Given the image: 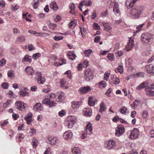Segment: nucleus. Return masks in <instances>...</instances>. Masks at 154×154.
<instances>
[{"mask_svg":"<svg viewBox=\"0 0 154 154\" xmlns=\"http://www.w3.org/2000/svg\"><path fill=\"white\" fill-rule=\"evenodd\" d=\"M115 135L119 137L123 134L125 131V129L122 125H118L116 129Z\"/></svg>","mask_w":154,"mask_h":154,"instance_id":"0eeeda50","label":"nucleus"},{"mask_svg":"<svg viewBox=\"0 0 154 154\" xmlns=\"http://www.w3.org/2000/svg\"><path fill=\"white\" fill-rule=\"evenodd\" d=\"M44 154H51V149L50 148H48L45 150Z\"/></svg>","mask_w":154,"mask_h":154,"instance_id":"338daca9","label":"nucleus"},{"mask_svg":"<svg viewBox=\"0 0 154 154\" xmlns=\"http://www.w3.org/2000/svg\"><path fill=\"white\" fill-rule=\"evenodd\" d=\"M42 103L46 104L49 105L50 107H52L55 106L56 104V103L54 101H51L48 98H45L43 100Z\"/></svg>","mask_w":154,"mask_h":154,"instance_id":"6e6552de","label":"nucleus"},{"mask_svg":"<svg viewBox=\"0 0 154 154\" xmlns=\"http://www.w3.org/2000/svg\"><path fill=\"white\" fill-rule=\"evenodd\" d=\"M41 54L39 53H37L35 54H34L32 55V57L35 60L38 58L40 56Z\"/></svg>","mask_w":154,"mask_h":154,"instance_id":"c03bdc74","label":"nucleus"},{"mask_svg":"<svg viewBox=\"0 0 154 154\" xmlns=\"http://www.w3.org/2000/svg\"><path fill=\"white\" fill-rule=\"evenodd\" d=\"M25 71L28 75H32L34 73V72L32 67L27 66L25 69Z\"/></svg>","mask_w":154,"mask_h":154,"instance_id":"ddd939ff","label":"nucleus"},{"mask_svg":"<svg viewBox=\"0 0 154 154\" xmlns=\"http://www.w3.org/2000/svg\"><path fill=\"white\" fill-rule=\"evenodd\" d=\"M93 27H94V29L97 30L99 29H100V26H99L98 24L96 23H94Z\"/></svg>","mask_w":154,"mask_h":154,"instance_id":"5fc2aeb1","label":"nucleus"},{"mask_svg":"<svg viewBox=\"0 0 154 154\" xmlns=\"http://www.w3.org/2000/svg\"><path fill=\"white\" fill-rule=\"evenodd\" d=\"M106 83L104 81H102L100 82L99 87L102 88H104L106 86Z\"/></svg>","mask_w":154,"mask_h":154,"instance_id":"58836bf2","label":"nucleus"},{"mask_svg":"<svg viewBox=\"0 0 154 154\" xmlns=\"http://www.w3.org/2000/svg\"><path fill=\"white\" fill-rule=\"evenodd\" d=\"M73 134L70 131H66L63 134V137L65 139H69L71 138Z\"/></svg>","mask_w":154,"mask_h":154,"instance_id":"f8f14e48","label":"nucleus"},{"mask_svg":"<svg viewBox=\"0 0 154 154\" xmlns=\"http://www.w3.org/2000/svg\"><path fill=\"white\" fill-rule=\"evenodd\" d=\"M149 134L151 137H154V130L152 129L149 132Z\"/></svg>","mask_w":154,"mask_h":154,"instance_id":"774afa93","label":"nucleus"},{"mask_svg":"<svg viewBox=\"0 0 154 154\" xmlns=\"http://www.w3.org/2000/svg\"><path fill=\"white\" fill-rule=\"evenodd\" d=\"M34 109L37 111H41L42 109V105L41 103H37L34 106Z\"/></svg>","mask_w":154,"mask_h":154,"instance_id":"bb28decb","label":"nucleus"},{"mask_svg":"<svg viewBox=\"0 0 154 154\" xmlns=\"http://www.w3.org/2000/svg\"><path fill=\"white\" fill-rule=\"evenodd\" d=\"M32 114L31 113H29L25 117V119L26 120L27 123L29 125L32 121Z\"/></svg>","mask_w":154,"mask_h":154,"instance_id":"f3484780","label":"nucleus"},{"mask_svg":"<svg viewBox=\"0 0 154 154\" xmlns=\"http://www.w3.org/2000/svg\"><path fill=\"white\" fill-rule=\"evenodd\" d=\"M141 38L143 43L147 44L151 39L152 36L151 34L148 33H143L141 35Z\"/></svg>","mask_w":154,"mask_h":154,"instance_id":"20e7f679","label":"nucleus"},{"mask_svg":"<svg viewBox=\"0 0 154 154\" xmlns=\"http://www.w3.org/2000/svg\"><path fill=\"white\" fill-rule=\"evenodd\" d=\"M20 95L21 97H23L25 96H28L29 95L28 93L25 90H22L20 91Z\"/></svg>","mask_w":154,"mask_h":154,"instance_id":"c9c22d12","label":"nucleus"},{"mask_svg":"<svg viewBox=\"0 0 154 154\" xmlns=\"http://www.w3.org/2000/svg\"><path fill=\"white\" fill-rule=\"evenodd\" d=\"M93 77V74L91 69H88L85 71L84 74V78L87 81L92 79Z\"/></svg>","mask_w":154,"mask_h":154,"instance_id":"39448f33","label":"nucleus"},{"mask_svg":"<svg viewBox=\"0 0 154 154\" xmlns=\"http://www.w3.org/2000/svg\"><path fill=\"white\" fill-rule=\"evenodd\" d=\"M49 26L50 28L53 30H54L56 26V25L55 23H50Z\"/></svg>","mask_w":154,"mask_h":154,"instance_id":"8fccbe9b","label":"nucleus"},{"mask_svg":"<svg viewBox=\"0 0 154 154\" xmlns=\"http://www.w3.org/2000/svg\"><path fill=\"white\" fill-rule=\"evenodd\" d=\"M123 52L122 50H119L116 53V55L119 57L122 56Z\"/></svg>","mask_w":154,"mask_h":154,"instance_id":"de8ad7c7","label":"nucleus"},{"mask_svg":"<svg viewBox=\"0 0 154 154\" xmlns=\"http://www.w3.org/2000/svg\"><path fill=\"white\" fill-rule=\"evenodd\" d=\"M38 2V0H34L32 1V4L34 8H37L39 5Z\"/></svg>","mask_w":154,"mask_h":154,"instance_id":"c85d7f7f","label":"nucleus"},{"mask_svg":"<svg viewBox=\"0 0 154 154\" xmlns=\"http://www.w3.org/2000/svg\"><path fill=\"white\" fill-rule=\"evenodd\" d=\"M36 77L35 80L39 84H43L45 81V78L42 76V74L41 72H38L36 73Z\"/></svg>","mask_w":154,"mask_h":154,"instance_id":"7ed1b4c3","label":"nucleus"},{"mask_svg":"<svg viewBox=\"0 0 154 154\" xmlns=\"http://www.w3.org/2000/svg\"><path fill=\"white\" fill-rule=\"evenodd\" d=\"M68 122L75 123V122L76 119L74 117L72 116H69L68 118Z\"/></svg>","mask_w":154,"mask_h":154,"instance_id":"473e14b6","label":"nucleus"},{"mask_svg":"<svg viewBox=\"0 0 154 154\" xmlns=\"http://www.w3.org/2000/svg\"><path fill=\"white\" fill-rule=\"evenodd\" d=\"M91 90V88L88 86H87L80 88L79 91L80 92V94H83L88 92L89 91Z\"/></svg>","mask_w":154,"mask_h":154,"instance_id":"4468645a","label":"nucleus"},{"mask_svg":"<svg viewBox=\"0 0 154 154\" xmlns=\"http://www.w3.org/2000/svg\"><path fill=\"white\" fill-rule=\"evenodd\" d=\"M27 49L29 51H31L35 49V48L33 47L32 45L29 44L28 47Z\"/></svg>","mask_w":154,"mask_h":154,"instance_id":"680f3d73","label":"nucleus"},{"mask_svg":"<svg viewBox=\"0 0 154 154\" xmlns=\"http://www.w3.org/2000/svg\"><path fill=\"white\" fill-rule=\"evenodd\" d=\"M108 14V11L106 10V11L102 12L100 15V17H105L106 16V14Z\"/></svg>","mask_w":154,"mask_h":154,"instance_id":"864d4df0","label":"nucleus"},{"mask_svg":"<svg viewBox=\"0 0 154 154\" xmlns=\"http://www.w3.org/2000/svg\"><path fill=\"white\" fill-rule=\"evenodd\" d=\"M10 102H11L10 100H7L5 103H4L3 104L4 107L6 108L8 106H9V105L10 104Z\"/></svg>","mask_w":154,"mask_h":154,"instance_id":"bf43d9fd","label":"nucleus"},{"mask_svg":"<svg viewBox=\"0 0 154 154\" xmlns=\"http://www.w3.org/2000/svg\"><path fill=\"white\" fill-rule=\"evenodd\" d=\"M6 62L5 59H2L0 60V65L1 66H4Z\"/></svg>","mask_w":154,"mask_h":154,"instance_id":"4d7b16f0","label":"nucleus"},{"mask_svg":"<svg viewBox=\"0 0 154 154\" xmlns=\"http://www.w3.org/2000/svg\"><path fill=\"white\" fill-rule=\"evenodd\" d=\"M69 25L70 29L73 28L76 26L75 21H71L69 23Z\"/></svg>","mask_w":154,"mask_h":154,"instance_id":"a19ab883","label":"nucleus"},{"mask_svg":"<svg viewBox=\"0 0 154 154\" xmlns=\"http://www.w3.org/2000/svg\"><path fill=\"white\" fill-rule=\"evenodd\" d=\"M17 108L19 110L23 111L25 109L26 106L25 104L20 101H17L15 103Z\"/></svg>","mask_w":154,"mask_h":154,"instance_id":"1a4fd4ad","label":"nucleus"},{"mask_svg":"<svg viewBox=\"0 0 154 154\" xmlns=\"http://www.w3.org/2000/svg\"><path fill=\"white\" fill-rule=\"evenodd\" d=\"M88 104L89 105L91 106H93L94 105V101L91 100L90 97L89 98Z\"/></svg>","mask_w":154,"mask_h":154,"instance_id":"0e129e2a","label":"nucleus"},{"mask_svg":"<svg viewBox=\"0 0 154 154\" xmlns=\"http://www.w3.org/2000/svg\"><path fill=\"white\" fill-rule=\"evenodd\" d=\"M81 104L80 102H73L72 103V107L73 108L77 109L79 107Z\"/></svg>","mask_w":154,"mask_h":154,"instance_id":"393cba45","label":"nucleus"},{"mask_svg":"<svg viewBox=\"0 0 154 154\" xmlns=\"http://www.w3.org/2000/svg\"><path fill=\"white\" fill-rule=\"evenodd\" d=\"M97 17V15L96 11H93V12L92 13V14L91 15V19H92L94 20L95 19V18Z\"/></svg>","mask_w":154,"mask_h":154,"instance_id":"13d9d810","label":"nucleus"},{"mask_svg":"<svg viewBox=\"0 0 154 154\" xmlns=\"http://www.w3.org/2000/svg\"><path fill=\"white\" fill-rule=\"evenodd\" d=\"M140 101L139 100H135L133 103V104L131 105V106L133 108H135L139 105L140 103Z\"/></svg>","mask_w":154,"mask_h":154,"instance_id":"cd10ccee","label":"nucleus"},{"mask_svg":"<svg viewBox=\"0 0 154 154\" xmlns=\"http://www.w3.org/2000/svg\"><path fill=\"white\" fill-rule=\"evenodd\" d=\"M86 129L87 131L88 130L89 131V133H88L89 134H91L92 133V125L91 123H89L86 126Z\"/></svg>","mask_w":154,"mask_h":154,"instance_id":"412c9836","label":"nucleus"},{"mask_svg":"<svg viewBox=\"0 0 154 154\" xmlns=\"http://www.w3.org/2000/svg\"><path fill=\"white\" fill-rule=\"evenodd\" d=\"M152 67L153 65L152 64L147 65L146 66V68L148 73H151L153 72H152Z\"/></svg>","mask_w":154,"mask_h":154,"instance_id":"b1692460","label":"nucleus"},{"mask_svg":"<svg viewBox=\"0 0 154 154\" xmlns=\"http://www.w3.org/2000/svg\"><path fill=\"white\" fill-rule=\"evenodd\" d=\"M102 24L103 26H104V30L107 31H108L109 30H111L112 28L111 26L108 25H106L104 23H103Z\"/></svg>","mask_w":154,"mask_h":154,"instance_id":"e433bc0d","label":"nucleus"},{"mask_svg":"<svg viewBox=\"0 0 154 154\" xmlns=\"http://www.w3.org/2000/svg\"><path fill=\"white\" fill-rule=\"evenodd\" d=\"M106 109V107L103 103H102L100 106V108L99 112H103L105 111Z\"/></svg>","mask_w":154,"mask_h":154,"instance_id":"c756f323","label":"nucleus"},{"mask_svg":"<svg viewBox=\"0 0 154 154\" xmlns=\"http://www.w3.org/2000/svg\"><path fill=\"white\" fill-rule=\"evenodd\" d=\"M143 6H136L131 10V13L134 18H137L143 13Z\"/></svg>","mask_w":154,"mask_h":154,"instance_id":"f257e3e1","label":"nucleus"},{"mask_svg":"<svg viewBox=\"0 0 154 154\" xmlns=\"http://www.w3.org/2000/svg\"><path fill=\"white\" fill-rule=\"evenodd\" d=\"M54 18L56 21H60L61 19V17L59 15H56L54 16Z\"/></svg>","mask_w":154,"mask_h":154,"instance_id":"3c124183","label":"nucleus"},{"mask_svg":"<svg viewBox=\"0 0 154 154\" xmlns=\"http://www.w3.org/2000/svg\"><path fill=\"white\" fill-rule=\"evenodd\" d=\"M146 94L149 96H154V91L152 90H149L147 91L146 92Z\"/></svg>","mask_w":154,"mask_h":154,"instance_id":"49530a36","label":"nucleus"},{"mask_svg":"<svg viewBox=\"0 0 154 154\" xmlns=\"http://www.w3.org/2000/svg\"><path fill=\"white\" fill-rule=\"evenodd\" d=\"M28 32L32 34L35 35L37 36H40L41 35H42V34L41 32H38L35 31L31 30H29Z\"/></svg>","mask_w":154,"mask_h":154,"instance_id":"7c9ffc66","label":"nucleus"},{"mask_svg":"<svg viewBox=\"0 0 154 154\" xmlns=\"http://www.w3.org/2000/svg\"><path fill=\"white\" fill-rule=\"evenodd\" d=\"M63 36H55L54 37V39L56 41H59L60 40L62 39L63 38Z\"/></svg>","mask_w":154,"mask_h":154,"instance_id":"052dcab7","label":"nucleus"},{"mask_svg":"<svg viewBox=\"0 0 154 154\" xmlns=\"http://www.w3.org/2000/svg\"><path fill=\"white\" fill-rule=\"evenodd\" d=\"M65 114V112L63 110H62L59 112L58 115L60 117H62L64 116Z\"/></svg>","mask_w":154,"mask_h":154,"instance_id":"6e6d98bb","label":"nucleus"},{"mask_svg":"<svg viewBox=\"0 0 154 154\" xmlns=\"http://www.w3.org/2000/svg\"><path fill=\"white\" fill-rule=\"evenodd\" d=\"M134 40L131 38L128 40V42L127 45L126 46L125 50L126 51H128L131 50L132 48L134 46Z\"/></svg>","mask_w":154,"mask_h":154,"instance_id":"9d476101","label":"nucleus"},{"mask_svg":"<svg viewBox=\"0 0 154 154\" xmlns=\"http://www.w3.org/2000/svg\"><path fill=\"white\" fill-rule=\"evenodd\" d=\"M115 71L116 73L119 72L121 74H122L123 71V66L119 65L117 68L115 69Z\"/></svg>","mask_w":154,"mask_h":154,"instance_id":"5701e85b","label":"nucleus"},{"mask_svg":"<svg viewBox=\"0 0 154 154\" xmlns=\"http://www.w3.org/2000/svg\"><path fill=\"white\" fill-rule=\"evenodd\" d=\"M92 52V51L91 49H89L84 51V54L86 57H89Z\"/></svg>","mask_w":154,"mask_h":154,"instance_id":"72a5a7b5","label":"nucleus"},{"mask_svg":"<svg viewBox=\"0 0 154 154\" xmlns=\"http://www.w3.org/2000/svg\"><path fill=\"white\" fill-rule=\"evenodd\" d=\"M133 77L135 78H137L140 77H143L144 76L143 73L142 72H140L139 73H137L136 74H133Z\"/></svg>","mask_w":154,"mask_h":154,"instance_id":"2f4dec72","label":"nucleus"},{"mask_svg":"<svg viewBox=\"0 0 154 154\" xmlns=\"http://www.w3.org/2000/svg\"><path fill=\"white\" fill-rule=\"evenodd\" d=\"M105 147L108 149H111L116 146V142L113 140L106 141L104 144Z\"/></svg>","mask_w":154,"mask_h":154,"instance_id":"423d86ee","label":"nucleus"},{"mask_svg":"<svg viewBox=\"0 0 154 154\" xmlns=\"http://www.w3.org/2000/svg\"><path fill=\"white\" fill-rule=\"evenodd\" d=\"M8 76L9 77L12 78L14 77V71L12 70L9 71L8 72Z\"/></svg>","mask_w":154,"mask_h":154,"instance_id":"4c0bfd02","label":"nucleus"},{"mask_svg":"<svg viewBox=\"0 0 154 154\" xmlns=\"http://www.w3.org/2000/svg\"><path fill=\"white\" fill-rule=\"evenodd\" d=\"M92 109L91 108H85L83 109V112L86 116H90L92 114Z\"/></svg>","mask_w":154,"mask_h":154,"instance_id":"2eb2a0df","label":"nucleus"},{"mask_svg":"<svg viewBox=\"0 0 154 154\" xmlns=\"http://www.w3.org/2000/svg\"><path fill=\"white\" fill-rule=\"evenodd\" d=\"M69 58L72 60H73L75 59L76 57V56L74 54L71 53V54H68Z\"/></svg>","mask_w":154,"mask_h":154,"instance_id":"79ce46f5","label":"nucleus"},{"mask_svg":"<svg viewBox=\"0 0 154 154\" xmlns=\"http://www.w3.org/2000/svg\"><path fill=\"white\" fill-rule=\"evenodd\" d=\"M63 95L62 94H60L58 97L57 99L56 100L57 101H61L63 99Z\"/></svg>","mask_w":154,"mask_h":154,"instance_id":"603ef678","label":"nucleus"},{"mask_svg":"<svg viewBox=\"0 0 154 154\" xmlns=\"http://www.w3.org/2000/svg\"><path fill=\"white\" fill-rule=\"evenodd\" d=\"M30 131L29 133H31L32 134H35L36 133L35 130L33 127H31L30 128Z\"/></svg>","mask_w":154,"mask_h":154,"instance_id":"e2e57ef3","label":"nucleus"},{"mask_svg":"<svg viewBox=\"0 0 154 154\" xmlns=\"http://www.w3.org/2000/svg\"><path fill=\"white\" fill-rule=\"evenodd\" d=\"M115 10H116V12H119V3L115 2L114 5L113 11H115Z\"/></svg>","mask_w":154,"mask_h":154,"instance_id":"f704fd0d","label":"nucleus"},{"mask_svg":"<svg viewBox=\"0 0 154 154\" xmlns=\"http://www.w3.org/2000/svg\"><path fill=\"white\" fill-rule=\"evenodd\" d=\"M73 154H81V151L80 149L77 147H74L72 149Z\"/></svg>","mask_w":154,"mask_h":154,"instance_id":"6ab92c4d","label":"nucleus"},{"mask_svg":"<svg viewBox=\"0 0 154 154\" xmlns=\"http://www.w3.org/2000/svg\"><path fill=\"white\" fill-rule=\"evenodd\" d=\"M145 86V83H142L138 87H137V90H140L141 89L144 88Z\"/></svg>","mask_w":154,"mask_h":154,"instance_id":"a18cd8bd","label":"nucleus"},{"mask_svg":"<svg viewBox=\"0 0 154 154\" xmlns=\"http://www.w3.org/2000/svg\"><path fill=\"white\" fill-rule=\"evenodd\" d=\"M120 112L122 114L125 115L129 113L128 109L125 106H123L121 108Z\"/></svg>","mask_w":154,"mask_h":154,"instance_id":"4be33fe9","label":"nucleus"},{"mask_svg":"<svg viewBox=\"0 0 154 154\" xmlns=\"http://www.w3.org/2000/svg\"><path fill=\"white\" fill-rule=\"evenodd\" d=\"M48 139L51 144L56 145L58 143V140L56 137H53L52 138L51 137H48Z\"/></svg>","mask_w":154,"mask_h":154,"instance_id":"dca6fc26","label":"nucleus"},{"mask_svg":"<svg viewBox=\"0 0 154 154\" xmlns=\"http://www.w3.org/2000/svg\"><path fill=\"white\" fill-rule=\"evenodd\" d=\"M110 73H105L104 74V80L106 81H107L109 78Z\"/></svg>","mask_w":154,"mask_h":154,"instance_id":"69168bd1","label":"nucleus"},{"mask_svg":"<svg viewBox=\"0 0 154 154\" xmlns=\"http://www.w3.org/2000/svg\"><path fill=\"white\" fill-rule=\"evenodd\" d=\"M114 58V56L113 54H109L108 56V59L110 61H112Z\"/></svg>","mask_w":154,"mask_h":154,"instance_id":"09e8293b","label":"nucleus"},{"mask_svg":"<svg viewBox=\"0 0 154 154\" xmlns=\"http://www.w3.org/2000/svg\"><path fill=\"white\" fill-rule=\"evenodd\" d=\"M120 83L119 79L116 76H112L109 80V83L112 85H117Z\"/></svg>","mask_w":154,"mask_h":154,"instance_id":"9b49d317","label":"nucleus"},{"mask_svg":"<svg viewBox=\"0 0 154 154\" xmlns=\"http://www.w3.org/2000/svg\"><path fill=\"white\" fill-rule=\"evenodd\" d=\"M32 58L31 57L28 55H26L25 56L23 59L22 61L23 62H28L31 63L32 61Z\"/></svg>","mask_w":154,"mask_h":154,"instance_id":"a211bd4d","label":"nucleus"},{"mask_svg":"<svg viewBox=\"0 0 154 154\" xmlns=\"http://www.w3.org/2000/svg\"><path fill=\"white\" fill-rule=\"evenodd\" d=\"M134 4L135 3H134L132 0H131L130 2L128 0L126 2V4L128 9H130L132 8L134 6Z\"/></svg>","mask_w":154,"mask_h":154,"instance_id":"a878e982","label":"nucleus"},{"mask_svg":"<svg viewBox=\"0 0 154 154\" xmlns=\"http://www.w3.org/2000/svg\"><path fill=\"white\" fill-rule=\"evenodd\" d=\"M38 141L35 138H34L32 139V145L33 147H36L37 145Z\"/></svg>","mask_w":154,"mask_h":154,"instance_id":"ea45409f","label":"nucleus"},{"mask_svg":"<svg viewBox=\"0 0 154 154\" xmlns=\"http://www.w3.org/2000/svg\"><path fill=\"white\" fill-rule=\"evenodd\" d=\"M148 115V112L146 111H143L142 113V117L143 118H146L147 117Z\"/></svg>","mask_w":154,"mask_h":154,"instance_id":"37998d69","label":"nucleus"},{"mask_svg":"<svg viewBox=\"0 0 154 154\" xmlns=\"http://www.w3.org/2000/svg\"><path fill=\"white\" fill-rule=\"evenodd\" d=\"M139 134V130L136 128L133 129V130L128 131L127 133V134L129 137V138L132 139L137 138Z\"/></svg>","mask_w":154,"mask_h":154,"instance_id":"f03ea898","label":"nucleus"},{"mask_svg":"<svg viewBox=\"0 0 154 154\" xmlns=\"http://www.w3.org/2000/svg\"><path fill=\"white\" fill-rule=\"evenodd\" d=\"M50 7L53 10L55 11H57L58 9V7L57 4L54 2H52L51 3Z\"/></svg>","mask_w":154,"mask_h":154,"instance_id":"aec40b11","label":"nucleus"}]
</instances>
